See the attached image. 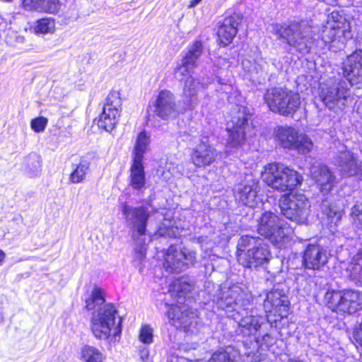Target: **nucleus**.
<instances>
[{
    "label": "nucleus",
    "mask_w": 362,
    "mask_h": 362,
    "mask_svg": "<svg viewBox=\"0 0 362 362\" xmlns=\"http://www.w3.org/2000/svg\"><path fill=\"white\" fill-rule=\"evenodd\" d=\"M105 301L103 290L95 286L86 299V308L92 310L98 308L90 318V328L93 336L97 339L112 343L120 338L122 318L115 306L110 303L105 304Z\"/></svg>",
    "instance_id": "f257e3e1"
},
{
    "label": "nucleus",
    "mask_w": 362,
    "mask_h": 362,
    "mask_svg": "<svg viewBox=\"0 0 362 362\" xmlns=\"http://www.w3.org/2000/svg\"><path fill=\"white\" fill-rule=\"evenodd\" d=\"M246 297L247 295L240 286L233 285L221 289L216 303L218 308L226 311L228 317L234 320L240 327L245 328L248 334L254 335L257 344L259 337L257 332L265 319L262 316L254 315L253 310H249L250 299Z\"/></svg>",
    "instance_id": "f03ea898"
},
{
    "label": "nucleus",
    "mask_w": 362,
    "mask_h": 362,
    "mask_svg": "<svg viewBox=\"0 0 362 362\" xmlns=\"http://www.w3.org/2000/svg\"><path fill=\"white\" fill-rule=\"evenodd\" d=\"M272 33L278 40L286 43L291 51L302 54L309 53L315 42L313 27L306 20L275 23L272 25Z\"/></svg>",
    "instance_id": "7ed1b4c3"
},
{
    "label": "nucleus",
    "mask_w": 362,
    "mask_h": 362,
    "mask_svg": "<svg viewBox=\"0 0 362 362\" xmlns=\"http://www.w3.org/2000/svg\"><path fill=\"white\" fill-rule=\"evenodd\" d=\"M228 101L235 106L231 112V119L227 123L228 144L233 148L241 146L247 136H251L252 127L248 121L251 117L247 107L243 105L245 98L241 92H230Z\"/></svg>",
    "instance_id": "20e7f679"
},
{
    "label": "nucleus",
    "mask_w": 362,
    "mask_h": 362,
    "mask_svg": "<svg viewBox=\"0 0 362 362\" xmlns=\"http://www.w3.org/2000/svg\"><path fill=\"white\" fill-rule=\"evenodd\" d=\"M262 179L273 189L284 192L301 185L303 176L296 170L281 163H269L262 173Z\"/></svg>",
    "instance_id": "39448f33"
},
{
    "label": "nucleus",
    "mask_w": 362,
    "mask_h": 362,
    "mask_svg": "<svg viewBox=\"0 0 362 362\" xmlns=\"http://www.w3.org/2000/svg\"><path fill=\"white\" fill-rule=\"evenodd\" d=\"M203 45L199 40L194 41L187 47V51L182 57L181 63L175 71L176 78L185 81L183 90H196L200 88L199 82L191 76L194 69L197 66V62L203 53ZM205 83H202L201 88H206Z\"/></svg>",
    "instance_id": "423d86ee"
},
{
    "label": "nucleus",
    "mask_w": 362,
    "mask_h": 362,
    "mask_svg": "<svg viewBox=\"0 0 362 362\" xmlns=\"http://www.w3.org/2000/svg\"><path fill=\"white\" fill-rule=\"evenodd\" d=\"M325 303L332 311L341 314H354L362 310V293L357 290H329Z\"/></svg>",
    "instance_id": "0eeeda50"
},
{
    "label": "nucleus",
    "mask_w": 362,
    "mask_h": 362,
    "mask_svg": "<svg viewBox=\"0 0 362 362\" xmlns=\"http://www.w3.org/2000/svg\"><path fill=\"white\" fill-rule=\"evenodd\" d=\"M197 95L188 92L182 96V100L175 103L170 92H160L155 104V112L163 119H168L177 117L180 113L188 109H192L197 102Z\"/></svg>",
    "instance_id": "6e6552de"
},
{
    "label": "nucleus",
    "mask_w": 362,
    "mask_h": 362,
    "mask_svg": "<svg viewBox=\"0 0 362 362\" xmlns=\"http://www.w3.org/2000/svg\"><path fill=\"white\" fill-rule=\"evenodd\" d=\"M282 214L298 224L305 223L310 213V202L302 193H290L281 197L279 203Z\"/></svg>",
    "instance_id": "1a4fd4ad"
},
{
    "label": "nucleus",
    "mask_w": 362,
    "mask_h": 362,
    "mask_svg": "<svg viewBox=\"0 0 362 362\" xmlns=\"http://www.w3.org/2000/svg\"><path fill=\"white\" fill-rule=\"evenodd\" d=\"M257 230L261 235L269 239L272 244L281 247L284 239L291 232L286 227L285 221L271 212H264L258 219Z\"/></svg>",
    "instance_id": "9d476101"
},
{
    "label": "nucleus",
    "mask_w": 362,
    "mask_h": 362,
    "mask_svg": "<svg viewBox=\"0 0 362 362\" xmlns=\"http://www.w3.org/2000/svg\"><path fill=\"white\" fill-rule=\"evenodd\" d=\"M275 139L284 148L297 151L300 154L311 151L313 143L305 134L288 126H279L275 129Z\"/></svg>",
    "instance_id": "9b49d317"
},
{
    "label": "nucleus",
    "mask_w": 362,
    "mask_h": 362,
    "mask_svg": "<svg viewBox=\"0 0 362 362\" xmlns=\"http://www.w3.org/2000/svg\"><path fill=\"white\" fill-rule=\"evenodd\" d=\"M334 23L330 27H326L322 33L321 40L325 46L330 50L337 52L345 47L346 40L350 37L349 23L344 17L335 16V13H332Z\"/></svg>",
    "instance_id": "f8f14e48"
},
{
    "label": "nucleus",
    "mask_w": 362,
    "mask_h": 362,
    "mask_svg": "<svg viewBox=\"0 0 362 362\" xmlns=\"http://www.w3.org/2000/svg\"><path fill=\"white\" fill-rule=\"evenodd\" d=\"M121 210L126 224L132 232V238L136 240L139 237L145 235L148 220L152 212L150 206L146 205L132 206L127 203H122Z\"/></svg>",
    "instance_id": "ddd939ff"
},
{
    "label": "nucleus",
    "mask_w": 362,
    "mask_h": 362,
    "mask_svg": "<svg viewBox=\"0 0 362 362\" xmlns=\"http://www.w3.org/2000/svg\"><path fill=\"white\" fill-rule=\"evenodd\" d=\"M264 98L272 112L284 116L293 115L300 105L298 92H266Z\"/></svg>",
    "instance_id": "4468645a"
},
{
    "label": "nucleus",
    "mask_w": 362,
    "mask_h": 362,
    "mask_svg": "<svg viewBox=\"0 0 362 362\" xmlns=\"http://www.w3.org/2000/svg\"><path fill=\"white\" fill-rule=\"evenodd\" d=\"M286 286L279 283L274 286L272 291L267 293L263 306L266 313H273L281 319L286 317L289 313L290 302L286 294Z\"/></svg>",
    "instance_id": "2eb2a0df"
},
{
    "label": "nucleus",
    "mask_w": 362,
    "mask_h": 362,
    "mask_svg": "<svg viewBox=\"0 0 362 362\" xmlns=\"http://www.w3.org/2000/svg\"><path fill=\"white\" fill-rule=\"evenodd\" d=\"M196 262V253L187 249L181 250L170 246L165 255L163 267L170 273H178L185 270Z\"/></svg>",
    "instance_id": "dca6fc26"
},
{
    "label": "nucleus",
    "mask_w": 362,
    "mask_h": 362,
    "mask_svg": "<svg viewBox=\"0 0 362 362\" xmlns=\"http://www.w3.org/2000/svg\"><path fill=\"white\" fill-rule=\"evenodd\" d=\"M334 163L342 176L357 177L362 179V161L358 155L349 150H341L335 157Z\"/></svg>",
    "instance_id": "f3484780"
},
{
    "label": "nucleus",
    "mask_w": 362,
    "mask_h": 362,
    "mask_svg": "<svg viewBox=\"0 0 362 362\" xmlns=\"http://www.w3.org/2000/svg\"><path fill=\"white\" fill-rule=\"evenodd\" d=\"M344 76L351 87L356 89L362 86V50L357 49L347 57L344 63Z\"/></svg>",
    "instance_id": "a211bd4d"
},
{
    "label": "nucleus",
    "mask_w": 362,
    "mask_h": 362,
    "mask_svg": "<svg viewBox=\"0 0 362 362\" xmlns=\"http://www.w3.org/2000/svg\"><path fill=\"white\" fill-rule=\"evenodd\" d=\"M329 254L320 245H308L303 255L302 265L305 269L321 270L327 263Z\"/></svg>",
    "instance_id": "6ab92c4d"
},
{
    "label": "nucleus",
    "mask_w": 362,
    "mask_h": 362,
    "mask_svg": "<svg viewBox=\"0 0 362 362\" xmlns=\"http://www.w3.org/2000/svg\"><path fill=\"white\" fill-rule=\"evenodd\" d=\"M199 144L193 148L191 159L198 168L206 167L213 163L217 156V151L210 144L209 139L203 136L199 139Z\"/></svg>",
    "instance_id": "aec40b11"
},
{
    "label": "nucleus",
    "mask_w": 362,
    "mask_h": 362,
    "mask_svg": "<svg viewBox=\"0 0 362 362\" xmlns=\"http://www.w3.org/2000/svg\"><path fill=\"white\" fill-rule=\"evenodd\" d=\"M258 189V181L250 177L235 187L234 196L243 205L253 208L257 203Z\"/></svg>",
    "instance_id": "412c9836"
},
{
    "label": "nucleus",
    "mask_w": 362,
    "mask_h": 362,
    "mask_svg": "<svg viewBox=\"0 0 362 362\" xmlns=\"http://www.w3.org/2000/svg\"><path fill=\"white\" fill-rule=\"evenodd\" d=\"M242 15L234 13L232 15L226 16L220 23L217 35L220 42L226 46L232 42L238 33V26L242 22Z\"/></svg>",
    "instance_id": "4be33fe9"
},
{
    "label": "nucleus",
    "mask_w": 362,
    "mask_h": 362,
    "mask_svg": "<svg viewBox=\"0 0 362 362\" xmlns=\"http://www.w3.org/2000/svg\"><path fill=\"white\" fill-rule=\"evenodd\" d=\"M272 258L269 246L262 243L260 246L255 248L252 252L242 256L238 259L240 264L247 268H257L268 263Z\"/></svg>",
    "instance_id": "5701e85b"
},
{
    "label": "nucleus",
    "mask_w": 362,
    "mask_h": 362,
    "mask_svg": "<svg viewBox=\"0 0 362 362\" xmlns=\"http://www.w3.org/2000/svg\"><path fill=\"white\" fill-rule=\"evenodd\" d=\"M310 175L322 192H329L334 185L336 177L325 165L313 164L310 168Z\"/></svg>",
    "instance_id": "b1692460"
},
{
    "label": "nucleus",
    "mask_w": 362,
    "mask_h": 362,
    "mask_svg": "<svg viewBox=\"0 0 362 362\" xmlns=\"http://www.w3.org/2000/svg\"><path fill=\"white\" fill-rule=\"evenodd\" d=\"M180 313L179 308L172 305L168 310L167 316L171 321L177 320L185 332L196 334L197 332V322L194 314L191 313V315L188 316L184 313L180 315Z\"/></svg>",
    "instance_id": "393cba45"
},
{
    "label": "nucleus",
    "mask_w": 362,
    "mask_h": 362,
    "mask_svg": "<svg viewBox=\"0 0 362 362\" xmlns=\"http://www.w3.org/2000/svg\"><path fill=\"white\" fill-rule=\"evenodd\" d=\"M129 185L136 191L146 189V175L143 161L133 160L130 168Z\"/></svg>",
    "instance_id": "a878e982"
},
{
    "label": "nucleus",
    "mask_w": 362,
    "mask_h": 362,
    "mask_svg": "<svg viewBox=\"0 0 362 362\" xmlns=\"http://www.w3.org/2000/svg\"><path fill=\"white\" fill-rule=\"evenodd\" d=\"M349 92H320V98L323 103L329 110L335 107L341 109L344 107L349 98Z\"/></svg>",
    "instance_id": "bb28decb"
},
{
    "label": "nucleus",
    "mask_w": 362,
    "mask_h": 362,
    "mask_svg": "<svg viewBox=\"0 0 362 362\" xmlns=\"http://www.w3.org/2000/svg\"><path fill=\"white\" fill-rule=\"evenodd\" d=\"M208 362H243L240 351L233 346L222 348L212 354Z\"/></svg>",
    "instance_id": "cd10ccee"
},
{
    "label": "nucleus",
    "mask_w": 362,
    "mask_h": 362,
    "mask_svg": "<svg viewBox=\"0 0 362 362\" xmlns=\"http://www.w3.org/2000/svg\"><path fill=\"white\" fill-rule=\"evenodd\" d=\"M119 117V110L109 107H103V112L100 115L98 125L107 132H111L115 127Z\"/></svg>",
    "instance_id": "c85d7f7f"
},
{
    "label": "nucleus",
    "mask_w": 362,
    "mask_h": 362,
    "mask_svg": "<svg viewBox=\"0 0 362 362\" xmlns=\"http://www.w3.org/2000/svg\"><path fill=\"white\" fill-rule=\"evenodd\" d=\"M262 243H264V241L260 238L247 235H242L239 238L237 244V259H238L243 253L248 255L252 252L258 246L259 247Z\"/></svg>",
    "instance_id": "c756f323"
},
{
    "label": "nucleus",
    "mask_w": 362,
    "mask_h": 362,
    "mask_svg": "<svg viewBox=\"0 0 362 362\" xmlns=\"http://www.w3.org/2000/svg\"><path fill=\"white\" fill-rule=\"evenodd\" d=\"M81 358L83 362H104L105 356L98 348L86 344L81 349Z\"/></svg>",
    "instance_id": "7c9ffc66"
},
{
    "label": "nucleus",
    "mask_w": 362,
    "mask_h": 362,
    "mask_svg": "<svg viewBox=\"0 0 362 362\" xmlns=\"http://www.w3.org/2000/svg\"><path fill=\"white\" fill-rule=\"evenodd\" d=\"M148 144L149 136L146 134V132H141L137 136L134 146L133 160L143 161L144 155Z\"/></svg>",
    "instance_id": "2f4dec72"
},
{
    "label": "nucleus",
    "mask_w": 362,
    "mask_h": 362,
    "mask_svg": "<svg viewBox=\"0 0 362 362\" xmlns=\"http://www.w3.org/2000/svg\"><path fill=\"white\" fill-rule=\"evenodd\" d=\"M90 170V163L86 160L81 161L69 176V181L73 184L83 182Z\"/></svg>",
    "instance_id": "473e14b6"
},
{
    "label": "nucleus",
    "mask_w": 362,
    "mask_h": 362,
    "mask_svg": "<svg viewBox=\"0 0 362 362\" xmlns=\"http://www.w3.org/2000/svg\"><path fill=\"white\" fill-rule=\"evenodd\" d=\"M321 209L322 212L327 216L330 223H333L334 226H337L341 221L342 211L339 209H336L335 206H332V205L329 204L327 199L322 201Z\"/></svg>",
    "instance_id": "72a5a7b5"
},
{
    "label": "nucleus",
    "mask_w": 362,
    "mask_h": 362,
    "mask_svg": "<svg viewBox=\"0 0 362 362\" xmlns=\"http://www.w3.org/2000/svg\"><path fill=\"white\" fill-rule=\"evenodd\" d=\"M146 245L145 244L138 245L134 249L133 255V264L137 267L140 272L143 269V264L146 260Z\"/></svg>",
    "instance_id": "f704fd0d"
},
{
    "label": "nucleus",
    "mask_w": 362,
    "mask_h": 362,
    "mask_svg": "<svg viewBox=\"0 0 362 362\" xmlns=\"http://www.w3.org/2000/svg\"><path fill=\"white\" fill-rule=\"evenodd\" d=\"M35 31L43 34L51 33L54 31L55 22L51 18H42L37 21Z\"/></svg>",
    "instance_id": "c9c22d12"
},
{
    "label": "nucleus",
    "mask_w": 362,
    "mask_h": 362,
    "mask_svg": "<svg viewBox=\"0 0 362 362\" xmlns=\"http://www.w3.org/2000/svg\"><path fill=\"white\" fill-rule=\"evenodd\" d=\"M139 340L144 345H149L153 342V329L149 325H144L139 332Z\"/></svg>",
    "instance_id": "e433bc0d"
},
{
    "label": "nucleus",
    "mask_w": 362,
    "mask_h": 362,
    "mask_svg": "<svg viewBox=\"0 0 362 362\" xmlns=\"http://www.w3.org/2000/svg\"><path fill=\"white\" fill-rule=\"evenodd\" d=\"M28 166L30 168L29 175L30 176H36L41 171V158L36 153L30 154L28 158Z\"/></svg>",
    "instance_id": "4c0bfd02"
},
{
    "label": "nucleus",
    "mask_w": 362,
    "mask_h": 362,
    "mask_svg": "<svg viewBox=\"0 0 362 362\" xmlns=\"http://www.w3.org/2000/svg\"><path fill=\"white\" fill-rule=\"evenodd\" d=\"M192 289V286L183 279H177L172 286V290L177 293L179 298H185V295L190 293Z\"/></svg>",
    "instance_id": "58836bf2"
},
{
    "label": "nucleus",
    "mask_w": 362,
    "mask_h": 362,
    "mask_svg": "<svg viewBox=\"0 0 362 362\" xmlns=\"http://www.w3.org/2000/svg\"><path fill=\"white\" fill-rule=\"evenodd\" d=\"M351 270L354 275L362 279V247L358 249V252L352 259Z\"/></svg>",
    "instance_id": "ea45409f"
},
{
    "label": "nucleus",
    "mask_w": 362,
    "mask_h": 362,
    "mask_svg": "<svg viewBox=\"0 0 362 362\" xmlns=\"http://www.w3.org/2000/svg\"><path fill=\"white\" fill-rule=\"evenodd\" d=\"M350 216L354 223L362 228V202L356 203L352 206Z\"/></svg>",
    "instance_id": "a19ab883"
},
{
    "label": "nucleus",
    "mask_w": 362,
    "mask_h": 362,
    "mask_svg": "<svg viewBox=\"0 0 362 362\" xmlns=\"http://www.w3.org/2000/svg\"><path fill=\"white\" fill-rule=\"evenodd\" d=\"M119 95V92H110L105 99V103L103 107H109L119 110L122 104Z\"/></svg>",
    "instance_id": "79ce46f5"
},
{
    "label": "nucleus",
    "mask_w": 362,
    "mask_h": 362,
    "mask_svg": "<svg viewBox=\"0 0 362 362\" xmlns=\"http://www.w3.org/2000/svg\"><path fill=\"white\" fill-rule=\"evenodd\" d=\"M59 0H45L42 11L49 13H57L61 8Z\"/></svg>",
    "instance_id": "37998d69"
},
{
    "label": "nucleus",
    "mask_w": 362,
    "mask_h": 362,
    "mask_svg": "<svg viewBox=\"0 0 362 362\" xmlns=\"http://www.w3.org/2000/svg\"><path fill=\"white\" fill-rule=\"evenodd\" d=\"M48 120L44 117H39L31 120L30 126L35 132H42L47 125Z\"/></svg>",
    "instance_id": "c03bdc74"
},
{
    "label": "nucleus",
    "mask_w": 362,
    "mask_h": 362,
    "mask_svg": "<svg viewBox=\"0 0 362 362\" xmlns=\"http://www.w3.org/2000/svg\"><path fill=\"white\" fill-rule=\"evenodd\" d=\"M45 0H23V7L28 11H42Z\"/></svg>",
    "instance_id": "a18cd8bd"
},
{
    "label": "nucleus",
    "mask_w": 362,
    "mask_h": 362,
    "mask_svg": "<svg viewBox=\"0 0 362 362\" xmlns=\"http://www.w3.org/2000/svg\"><path fill=\"white\" fill-rule=\"evenodd\" d=\"M245 355L250 362H260L264 359V354L258 349L255 351H247Z\"/></svg>",
    "instance_id": "49530a36"
},
{
    "label": "nucleus",
    "mask_w": 362,
    "mask_h": 362,
    "mask_svg": "<svg viewBox=\"0 0 362 362\" xmlns=\"http://www.w3.org/2000/svg\"><path fill=\"white\" fill-rule=\"evenodd\" d=\"M242 66L245 72L251 76L258 74V69L255 64H252L250 60L245 59L242 62Z\"/></svg>",
    "instance_id": "de8ad7c7"
},
{
    "label": "nucleus",
    "mask_w": 362,
    "mask_h": 362,
    "mask_svg": "<svg viewBox=\"0 0 362 362\" xmlns=\"http://www.w3.org/2000/svg\"><path fill=\"white\" fill-rule=\"evenodd\" d=\"M138 351H139L140 358L143 361H146L148 359V356H149V350H148V349L146 346H145L141 345V346H139Z\"/></svg>",
    "instance_id": "09e8293b"
},
{
    "label": "nucleus",
    "mask_w": 362,
    "mask_h": 362,
    "mask_svg": "<svg viewBox=\"0 0 362 362\" xmlns=\"http://www.w3.org/2000/svg\"><path fill=\"white\" fill-rule=\"evenodd\" d=\"M169 362H187L185 358H179L178 356H172Z\"/></svg>",
    "instance_id": "8fccbe9b"
},
{
    "label": "nucleus",
    "mask_w": 362,
    "mask_h": 362,
    "mask_svg": "<svg viewBox=\"0 0 362 362\" xmlns=\"http://www.w3.org/2000/svg\"><path fill=\"white\" fill-rule=\"evenodd\" d=\"M202 0H191L189 8H194L197 6Z\"/></svg>",
    "instance_id": "3c124183"
},
{
    "label": "nucleus",
    "mask_w": 362,
    "mask_h": 362,
    "mask_svg": "<svg viewBox=\"0 0 362 362\" xmlns=\"http://www.w3.org/2000/svg\"><path fill=\"white\" fill-rule=\"evenodd\" d=\"M5 258H6L5 252L4 251H2L1 250H0V265L2 264Z\"/></svg>",
    "instance_id": "603ef678"
},
{
    "label": "nucleus",
    "mask_w": 362,
    "mask_h": 362,
    "mask_svg": "<svg viewBox=\"0 0 362 362\" xmlns=\"http://www.w3.org/2000/svg\"><path fill=\"white\" fill-rule=\"evenodd\" d=\"M287 362H305L298 358H289Z\"/></svg>",
    "instance_id": "864d4df0"
},
{
    "label": "nucleus",
    "mask_w": 362,
    "mask_h": 362,
    "mask_svg": "<svg viewBox=\"0 0 362 362\" xmlns=\"http://www.w3.org/2000/svg\"><path fill=\"white\" fill-rule=\"evenodd\" d=\"M3 1H5V2H11L13 1V0H2Z\"/></svg>",
    "instance_id": "5fc2aeb1"
},
{
    "label": "nucleus",
    "mask_w": 362,
    "mask_h": 362,
    "mask_svg": "<svg viewBox=\"0 0 362 362\" xmlns=\"http://www.w3.org/2000/svg\"><path fill=\"white\" fill-rule=\"evenodd\" d=\"M3 320V317L1 316V315L0 314V322H1Z\"/></svg>",
    "instance_id": "6e6d98bb"
},
{
    "label": "nucleus",
    "mask_w": 362,
    "mask_h": 362,
    "mask_svg": "<svg viewBox=\"0 0 362 362\" xmlns=\"http://www.w3.org/2000/svg\"><path fill=\"white\" fill-rule=\"evenodd\" d=\"M265 337H269V334H265V335L264 336V338H265Z\"/></svg>",
    "instance_id": "4d7b16f0"
}]
</instances>
